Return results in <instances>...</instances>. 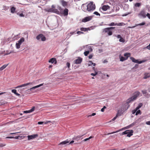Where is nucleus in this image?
Masks as SVG:
<instances>
[{
    "label": "nucleus",
    "instance_id": "nucleus-57",
    "mask_svg": "<svg viewBox=\"0 0 150 150\" xmlns=\"http://www.w3.org/2000/svg\"><path fill=\"white\" fill-rule=\"evenodd\" d=\"M115 28L114 27H109L108 28L109 29L111 30Z\"/></svg>",
    "mask_w": 150,
    "mask_h": 150
},
{
    "label": "nucleus",
    "instance_id": "nucleus-43",
    "mask_svg": "<svg viewBox=\"0 0 150 150\" xmlns=\"http://www.w3.org/2000/svg\"><path fill=\"white\" fill-rule=\"evenodd\" d=\"M115 36L116 37L118 38H120L121 37V36L120 35H115Z\"/></svg>",
    "mask_w": 150,
    "mask_h": 150
},
{
    "label": "nucleus",
    "instance_id": "nucleus-63",
    "mask_svg": "<svg viewBox=\"0 0 150 150\" xmlns=\"http://www.w3.org/2000/svg\"><path fill=\"white\" fill-rule=\"evenodd\" d=\"M89 47L90 50V51L91 52H92L93 50L90 47Z\"/></svg>",
    "mask_w": 150,
    "mask_h": 150
},
{
    "label": "nucleus",
    "instance_id": "nucleus-2",
    "mask_svg": "<svg viewBox=\"0 0 150 150\" xmlns=\"http://www.w3.org/2000/svg\"><path fill=\"white\" fill-rule=\"evenodd\" d=\"M140 94V93L139 92L136 91L133 93V96L132 97L127 100L126 101L127 105H126V106H127L126 108L125 109V110H127L129 107V105H128V104L136 100Z\"/></svg>",
    "mask_w": 150,
    "mask_h": 150
},
{
    "label": "nucleus",
    "instance_id": "nucleus-36",
    "mask_svg": "<svg viewBox=\"0 0 150 150\" xmlns=\"http://www.w3.org/2000/svg\"><path fill=\"white\" fill-rule=\"evenodd\" d=\"M119 41L120 42H124L125 41V40L124 39L122 38V37H121V38H120V39L119 40Z\"/></svg>",
    "mask_w": 150,
    "mask_h": 150
},
{
    "label": "nucleus",
    "instance_id": "nucleus-1",
    "mask_svg": "<svg viewBox=\"0 0 150 150\" xmlns=\"http://www.w3.org/2000/svg\"><path fill=\"white\" fill-rule=\"evenodd\" d=\"M86 4H83L81 6V9L85 12L87 11L91 12L95 9V5L93 2H90L87 5Z\"/></svg>",
    "mask_w": 150,
    "mask_h": 150
},
{
    "label": "nucleus",
    "instance_id": "nucleus-20",
    "mask_svg": "<svg viewBox=\"0 0 150 150\" xmlns=\"http://www.w3.org/2000/svg\"><path fill=\"white\" fill-rule=\"evenodd\" d=\"M150 77V73H145L144 74V79H146Z\"/></svg>",
    "mask_w": 150,
    "mask_h": 150
},
{
    "label": "nucleus",
    "instance_id": "nucleus-33",
    "mask_svg": "<svg viewBox=\"0 0 150 150\" xmlns=\"http://www.w3.org/2000/svg\"><path fill=\"white\" fill-rule=\"evenodd\" d=\"M93 138V137H92V136H90V137H89V138H86L84 140H83V141H82V142H85V141H88L90 139H91V138Z\"/></svg>",
    "mask_w": 150,
    "mask_h": 150
},
{
    "label": "nucleus",
    "instance_id": "nucleus-42",
    "mask_svg": "<svg viewBox=\"0 0 150 150\" xmlns=\"http://www.w3.org/2000/svg\"><path fill=\"white\" fill-rule=\"evenodd\" d=\"M97 74V72H95V73H92L91 74V75L93 76H95Z\"/></svg>",
    "mask_w": 150,
    "mask_h": 150
},
{
    "label": "nucleus",
    "instance_id": "nucleus-55",
    "mask_svg": "<svg viewBox=\"0 0 150 150\" xmlns=\"http://www.w3.org/2000/svg\"><path fill=\"white\" fill-rule=\"evenodd\" d=\"M5 146V145L4 144H0V147H3Z\"/></svg>",
    "mask_w": 150,
    "mask_h": 150
},
{
    "label": "nucleus",
    "instance_id": "nucleus-28",
    "mask_svg": "<svg viewBox=\"0 0 150 150\" xmlns=\"http://www.w3.org/2000/svg\"><path fill=\"white\" fill-rule=\"evenodd\" d=\"M80 30L81 31H86L88 30H90L89 28H81L80 29Z\"/></svg>",
    "mask_w": 150,
    "mask_h": 150
},
{
    "label": "nucleus",
    "instance_id": "nucleus-51",
    "mask_svg": "<svg viewBox=\"0 0 150 150\" xmlns=\"http://www.w3.org/2000/svg\"><path fill=\"white\" fill-rule=\"evenodd\" d=\"M66 65H67V66L69 68V67H70V64L68 62H67V64H66Z\"/></svg>",
    "mask_w": 150,
    "mask_h": 150
},
{
    "label": "nucleus",
    "instance_id": "nucleus-56",
    "mask_svg": "<svg viewBox=\"0 0 150 150\" xmlns=\"http://www.w3.org/2000/svg\"><path fill=\"white\" fill-rule=\"evenodd\" d=\"M117 115H116L115 117H114L111 120V121H114L116 119V118H117Z\"/></svg>",
    "mask_w": 150,
    "mask_h": 150
},
{
    "label": "nucleus",
    "instance_id": "nucleus-18",
    "mask_svg": "<svg viewBox=\"0 0 150 150\" xmlns=\"http://www.w3.org/2000/svg\"><path fill=\"white\" fill-rule=\"evenodd\" d=\"M145 24V23L144 22H143L142 23H140V24H136L134 26H132V27H129V28H134L135 27H136L137 26H138V25H140V26L143 25H144Z\"/></svg>",
    "mask_w": 150,
    "mask_h": 150
},
{
    "label": "nucleus",
    "instance_id": "nucleus-39",
    "mask_svg": "<svg viewBox=\"0 0 150 150\" xmlns=\"http://www.w3.org/2000/svg\"><path fill=\"white\" fill-rule=\"evenodd\" d=\"M92 63L93 62L91 61H89L88 64V66H90L92 65Z\"/></svg>",
    "mask_w": 150,
    "mask_h": 150
},
{
    "label": "nucleus",
    "instance_id": "nucleus-23",
    "mask_svg": "<svg viewBox=\"0 0 150 150\" xmlns=\"http://www.w3.org/2000/svg\"><path fill=\"white\" fill-rule=\"evenodd\" d=\"M8 64H5L4 65H3V66H2L0 68V71H1L3 70L6 67H7Z\"/></svg>",
    "mask_w": 150,
    "mask_h": 150
},
{
    "label": "nucleus",
    "instance_id": "nucleus-47",
    "mask_svg": "<svg viewBox=\"0 0 150 150\" xmlns=\"http://www.w3.org/2000/svg\"><path fill=\"white\" fill-rule=\"evenodd\" d=\"M146 16H147L149 19H150V14L149 13H147V14L146 15Z\"/></svg>",
    "mask_w": 150,
    "mask_h": 150
},
{
    "label": "nucleus",
    "instance_id": "nucleus-3",
    "mask_svg": "<svg viewBox=\"0 0 150 150\" xmlns=\"http://www.w3.org/2000/svg\"><path fill=\"white\" fill-rule=\"evenodd\" d=\"M133 131L132 130H126L124 132H123L122 133V135L127 134V137H130L131 136L133 135Z\"/></svg>",
    "mask_w": 150,
    "mask_h": 150
},
{
    "label": "nucleus",
    "instance_id": "nucleus-24",
    "mask_svg": "<svg viewBox=\"0 0 150 150\" xmlns=\"http://www.w3.org/2000/svg\"><path fill=\"white\" fill-rule=\"evenodd\" d=\"M83 135H82L78 136L76 137H75L74 138V139L77 141H78L80 139V138L83 136Z\"/></svg>",
    "mask_w": 150,
    "mask_h": 150
},
{
    "label": "nucleus",
    "instance_id": "nucleus-52",
    "mask_svg": "<svg viewBox=\"0 0 150 150\" xmlns=\"http://www.w3.org/2000/svg\"><path fill=\"white\" fill-rule=\"evenodd\" d=\"M44 123L43 122H38V125H42Z\"/></svg>",
    "mask_w": 150,
    "mask_h": 150
},
{
    "label": "nucleus",
    "instance_id": "nucleus-10",
    "mask_svg": "<svg viewBox=\"0 0 150 150\" xmlns=\"http://www.w3.org/2000/svg\"><path fill=\"white\" fill-rule=\"evenodd\" d=\"M38 134H34L30 135H28V139L29 140H30L36 138L38 137Z\"/></svg>",
    "mask_w": 150,
    "mask_h": 150
},
{
    "label": "nucleus",
    "instance_id": "nucleus-7",
    "mask_svg": "<svg viewBox=\"0 0 150 150\" xmlns=\"http://www.w3.org/2000/svg\"><path fill=\"white\" fill-rule=\"evenodd\" d=\"M146 14L144 10L141 11L138 14V16L140 18H145L146 17Z\"/></svg>",
    "mask_w": 150,
    "mask_h": 150
},
{
    "label": "nucleus",
    "instance_id": "nucleus-27",
    "mask_svg": "<svg viewBox=\"0 0 150 150\" xmlns=\"http://www.w3.org/2000/svg\"><path fill=\"white\" fill-rule=\"evenodd\" d=\"M124 110V109L123 110L120 111V110H119L118 111V112L117 114V116H120L121 115V114L123 112V110Z\"/></svg>",
    "mask_w": 150,
    "mask_h": 150
},
{
    "label": "nucleus",
    "instance_id": "nucleus-30",
    "mask_svg": "<svg viewBox=\"0 0 150 150\" xmlns=\"http://www.w3.org/2000/svg\"><path fill=\"white\" fill-rule=\"evenodd\" d=\"M125 129V127L124 128H122L121 129H120L118 130H117L115 132H111L110 133H109L108 134H113V133H116V132H120L121 131H122V130H123L124 129Z\"/></svg>",
    "mask_w": 150,
    "mask_h": 150
},
{
    "label": "nucleus",
    "instance_id": "nucleus-6",
    "mask_svg": "<svg viewBox=\"0 0 150 150\" xmlns=\"http://www.w3.org/2000/svg\"><path fill=\"white\" fill-rule=\"evenodd\" d=\"M36 39L40 41L41 40L42 41H44L46 40V38L42 34H40L38 35L36 37Z\"/></svg>",
    "mask_w": 150,
    "mask_h": 150
},
{
    "label": "nucleus",
    "instance_id": "nucleus-31",
    "mask_svg": "<svg viewBox=\"0 0 150 150\" xmlns=\"http://www.w3.org/2000/svg\"><path fill=\"white\" fill-rule=\"evenodd\" d=\"M116 25L117 26H122L125 25V24L123 22H122L118 23H117Z\"/></svg>",
    "mask_w": 150,
    "mask_h": 150
},
{
    "label": "nucleus",
    "instance_id": "nucleus-8",
    "mask_svg": "<svg viewBox=\"0 0 150 150\" xmlns=\"http://www.w3.org/2000/svg\"><path fill=\"white\" fill-rule=\"evenodd\" d=\"M103 32L107 33L109 35H111L112 34V31L109 29L108 28H106L104 29L103 30Z\"/></svg>",
    "mask_w": 150,
    "mask_h": 150
},
{
    "label": "nucleus",
    "instance_id": "nucleus-9",
    "mask_svg": "<svg viewBox=\"0 0 150 150\" xmlns=\"http://www.w3.org/2000/svg\"><path fill=\"white\" fill-rule=\"evenodd\" d=\"M130 59L132 61V62L139 64H141L144 62L143 61H139L138 60H137L135 59L134 57H131L130 58Z\"/></svg>",
    "mask_w": 150,
    "mask_h": 150
},
{
    "label": "nucleus",
    "instance_id": "nucleus-34",
    "mask_svg": "<svg viewBox=\"0 0 150 150\" xmlns=\"http://www.w3.org/2000/svg\"><path fill=\"white\" fill-rule=\"evenodd\" d=\"M117 23H115L114 22H112L111 23L109 24L108 25V26H115L117 25Z\"/></svg>",
    "mask_w": 150,
    "mask_h": 150
},
{
    "label": "nucleus",
    "instance_id": "nucleus-19",
    "mask_svg": "<svg viewBox=\"0 0 150 150\" xmlns=\"http://www.w3.org/2000/svg\"><path fill=\"white\" fill-rule=\"evenodd\" d=\"M119 57L120 61L123 62L127 59V58H125L123 56H122L121 54L119 55Z\"/></svg>",
    "mask_w": 150,
    "mask_h": 150
},
{
    "label": "nucleus",
    "instance_id": "nucleus-16",
    "mask_svg": "<svg viewBox=\"0 0 150 150\" xmlns=\"http://www.w3.org/2000/svg\"><path fill=\"white\" fill-rule=\"evenodd\" d=\"M136 123V122H134L130 125L125 127V129H127L133 126Z\"/></svg>",
    "mask_w": 150,
    "mask_h": 150
},
{
    "label": "nucleus",
    "instance_id": "nucleus-12",
    "mask_svg": "<svg viewBox=\"0 0 150 150\" xmlns=\"http://www.w3.org/2000/svg\"><path fill=\"white\" fill-rule=\"evenodd\" d=\"M82 61V59L80 57H79L77 59H76L74 61V62L76 64H80Z\"/></svg>",
    "mask_w": 150,
    "mask_h": 150
},
{
    "label": "nucleus",
    "instance_id": "nucleus-64",
    "mask_svg": "<svg viewBox=\"0 0 150 150\" xmlns=\"http://www.w3.org/2000/svg\"><path fill=\"white\" fill-rule=\"evenodd\" d=\"M107 62H108V61H107V60H105L103 61V63H107Z\"/></svg>",
    "mask_w": 150,
    "mask_h": 150
},
{
    "label": "nucleus",
    "instance_id": "nucleus-40",
    "mask_svg": "<svg viewBox=\"0 0 150 150\" xmlns=\"http://www.w3.org/2000/svg\"><path fill=\"white\" fill-rule=\"evenodd\" d=\"M35 109V107L34 106H33V107L32 108H31L30 110V112H32Z\"/></svg>",
    "mask_w": 150,
    "mask_h": 150
},
{
    "label": "nucleus",
    "instance_id": "nucleus-49",
    "mask_svg": "<svg viewBox=\"0 0 150 150\" xmlns=\"http://www.w3.org/2000/svg\"><path fill=\"white\" fill-rule=\"evenodd\" d=\"M96 115V113H93L91 115H89L88 116V117H91V116H93L95 115Z\"/></svg>",
    "mask_w": 150,
    "mask_h": 150
},
{
    "label": "nucleus",
    "instance_id": "nucleus-5",
    "mask_svg": "<svg viewBox=\"0 0 150 150\" xmlns=\"http://www.w3.org/2000/svg\"><path fill=\"white\" fill-rule=\"evenodd\" d=\"M24 38L22 37L21 38L20 40L18 41V42L16 43V47L17 49H19L20 47V45L24 41Z\"/></svg>",
    "mask_w": 150,
    "mask_h": 150
},
{
    "label": "nucleus",
    "instance_id": "nucleus-44",
    "mask_svg": "<svg viewBox=\"0 0 150 150\" xmlns=\"http://www.w3.org/2000/svg\"><path fill=\"white\" fill-rule=\"evenodd\" d=\"M93 14L97 15V16H100V14L97 12L95 11L93 13Z\"/></svg>",
    "mask_w": 150,
    "mask_h": 150
},
{
    "label": "nucleus",
    "instance_id": "nucleus-26",
    "mask_svg": "<svg viewBox=\"0 0 150 150\" xmlns=\"http://www.w3.org/2000/svg\"><path fill=\"white\" fill-rule=\"evenodd\" d=\"M130 54L129 53H126L124 54V56L125 57V58H127V59L128 57L130 56Z\"/></svg>",
    "mask_w": 150,
    "mask_h": 150
},
{
    "label": "nucleus",
    "instance_id": "nucleus-54",
    "mask_svg": "<svg viewBox=\"0 0 150 150\" xmlns=\"http://www.w3.org/2000/svg\"><path fill=\"white\" fill-rule=\"evenodd\" d=\"M83 33L82 32L79 31L77 32V33L78 34H79L81 33Z\"/></svg>",
    "mask_w": 150,
    "mask_h": 150
},
{
    "label": "nucleus",
    "instance_id": "nucleus-11",
    "mask_svg": "<svg viewBox=\"0 0 150 150\" xmlns=\"http://www.w3.org/2000/svg\"><path fill=\"white\" fill-rule=\"evenodd\" d=\"M144 96L147 98H149L150 97V94L148 93L146 90H143L142 91Z\"/></svg>",
    "mask_w": 150,
    "mask_h": 150
},
{
    "label": "nucleus",
    "instance_id": "nucleus-45",
    "mask_svg": "<svg viewBox=\"0 0 150 150\" xmlns=\"http://www.w3.org/2000/svg\"><path fill=\"white\" fill-rule=\"evenodd\" d=\"M106 108V107L105 106H104L103 108L101 109V111L102 112H103L104 111V109Z\"/></svg>",
    "mask_w": 150,
    "mask_h": 150
},
{
    "label": "nucleus",
    "instance_id": "nucleus-22",
    "mask_svg": "<svg viewBox=\"0 0 150 150\" xmlns=\"http://www.w3.org/2000/svg\"><path fill=\"white\" fill-rule=\"evenodd\" d=\"M69 142V141L68 140H66L62 142H61L59 144V145H63L66 144L68 143Z\"/></svg>",
    "mask_w": 150,
    "mask_h": 150
},
{
    "label": "nucleus",
    "instance_id": "nucleus-61",
    "mask_svg": "<svg viewBox=\"0 0 150 150\" xmlns=\"http://www.w3.org/2000/svg\"><path fill=\"white\" fill-rule=\"evenodd\" d=\"M19 16L21 17H23L24 16L23 14L22 13H21L19 14Z\"/></svg>",
    "mask_w": 150,
    "mask_h": 150
},
{
    "label": "nucleus",
    "instance_id": "nucleus-58",
    "mask_svg": "<svg viewBox=\"0 0 150 150\" xmlns=\"http://www.w3.org/2000/svg\"><path fill=\"white\" fill-rule=\"evenodd\" d=\"M146 48H147V49L149 50H150V44H149V45L146 47Z\"/></svg>",
    "mask_w": 150,
    "mask_h": 150
},
{
    "label": "nucleus",
    "instance_id": "nucleus-15",
    "mask_svg": "<svg viewBox=\"0 0 150 150\" xmlns=\"http://www.w3.org/2000/svg\"><path fill=\"white\" fill-rule=\"evenodd\" d=\"M43 85V84H41L40 85L35 86L34 87H33L31 88H30L29 90H30V91H32L33 90L35 89V88H38L39 87H40V86H42Z\"/></svg>",
    "mask_w": 150,
    "mask_h": 150
},
{
    "label": "nucleus",
    "instance_id": "nucleus-60",
    "mask_svg": "<svg viewBox=\"0 0 150 150\" xmlns=\"http://www.w3.org/2000/svg\"><path fill=\"white\" fill-rule=\"evenodd\" d=\"M137 110H136V108L135 110H134L132 111V113L133 114L135 113Z\"/></svg>",
    "mask_w": 150,
    "mask_h": 150
},
{
    "label": "nucleus",
    "instance_id": "nucleus-48",
    "mask_svg": "<svg viewBox=\"0 0 150 150\" xmlns=\"http://www.w3.org/2000/svg\"><path fill=\"white\" fill-rule=\"evenodd\" d=\"M146 123L147 125H150V120L146 122Z\"/></svg>",
    "mask_w": 150,
    "mask_h": 150
},
{
    "label": "nucleus",
    "instance_id": "nucleus-35",
    "mask_svg": "<svg viewBox=\"0 0 150 150\" xmlns=\"http://www.w3.org/2000/svg\"><path fill=\"white\" fill-rule=\"evenodd\" d=\"M89 53V51H85L84 52V55L85 56H87L88 54Z\"/></svg>",
    "mask_w": 150,
    "mask_h": 150
},
{
    "label": "nucleus",
    "instance_id": "nucleus-41",
    "mask_svg": "<svg viewBox=\"0 0 150 150\" xmlns=\"http://www.w3.org/2000/svg\"><path fill=\"white\" fill-rule=\"evenodd\" d=\"M23 112L24 113H30V110H25V111H23Z\"/></svg>",
    "mask_w": 150,
    "mask_h": 150
},
{
    "label": "nucleus",
    "instance_id": "nucleus-4",
    "mask_svg": "<svg viewBox=\"0 0 150 150\" xmlns=\"http://www.w3.org/2000/svg\"><path fill=\"white\" fill-rule=\"evenodd\" d=\"M31 83H26L24 84H22L21 85L19 86H17L15 88H19V90L20 91H22L23 90H25V87L29 85L30 84H31ZM19 90H18V91Z\"/></svg>",
    "mask_w": 150,
    "mask_h": 150
},
{
    "label": "nucleus",
    "instance_id": "nucleus-37",
    "mask_svg": "<svg viewBox=\"0 0 150 150\" xmlns=\"http://www.w3.org/2000/svg\"><path fill=\"white\" fill-rule=\"evenodd\" d=\"M141 6V4L139 3H137L135 4L136 7H139Z\"/></svg>",
    "mask_w": 150,
    "mask_h": 150
},
{
    "label": "nucleus",
    "instance_id": "nucleus-38",
    "mask_svg": "<svg viewBox=\"0 0 150 150\" xmlns=\"http://www.w3.org/2000/svg\"><path fill=\"white\" fill-rule=\"evenodd\" d=\"M140 112H141V111L140 110H137L136 112L135 115H137L139 114H140Z\"/></svg>",
    "mask_w": 150,
    "mask_h": 150
},
{
    "label": "nucleus",
    "instance_id": "nucleus-29",
    "mask_svg": "<svg viewBox=\"0 0 150 150\" xmlns=\"http://www.w3.org/2000/svg\"><path fill=\"white\" fill-rule=\"evenodd\" d=\"M16 8L14 7H12L11 9V12L12 13H14L15 12Z\"/></svg>",
    "mask_w": 150,
    "mask_h": 150
},
{
    "label": "nucleus",
    "instance_id": "nucleus-62",
    "mask_svg": "<svg viewBox=\"0 0 150 150\" xmlns=\"http://www.w3.org/2000/svg\"><path fill=\"white\" fill-rule=\"evenodd\" d=\"M7 138H14V137H7Z\"/></svg>",
    "mask_w": 150,
    "mask_h": 150
},
{
    "label": "nucleus",
    "instance_id": "nucleus-59",
    "mask_svg": "<svg viewBox=\"0 0 150 150\" xmlns=\"http://www.w3.org/2000/svg\"><path fill=\"white\" fill-rule=\"evenodd\" d=\"M7 8V7L6 6H4L3 7L4 9V10H7V9H8V8Z\"/></svg>",
    "mask_w": 150,
    "mask_h": 150
},
{
    "label": "nucleus",
    "instance_id": "nucleus-53",
    "mask_svg": "<svg viewBox=\"0 0 150 150\" xmlns=\"http://www.w3.org/2000/svg\"><path fill=\"white\" fill-rule=\"evenodd\" d=\"M119 9H120V8L119 7H116V9H115V11L116 12L117 11H119Z\"/></svg>",
    "mask_w": 150,
    "mask_h": 150
},
{
    "label": "nucleus",
    "instance_id": "nucleus-25",
    "mask_svg": "<svg viewBox=\"0 0 150 150\" xmlns=\"http://www.w3.org/2000/svg\"><path fill=\"white\" fill-rule=\"evenodd\" d=\"M68 9L67 8H65L64 11V15L66 16L68 14Z\"/></svg>",
    "mask_w": 150,
    "mask_h": 150
},
{
    "label": "nucleus",
    "instance_id": "nucleus-21",
    "mask_svg": "<svg viewBox=\"0 0 150 150\" xmlns=\"http://www.w3.org/2000/svg\"><path fill=\"white\" fill-rule=\"evenodd\" d=\"M49 62L52 63H54L55 64H56V63L57 61L55 59L52 58L49 60Z\"/></svg>",
    "mask_w": 150,
    "mask_h": 150
},
{
    "label": "nucleus",
    "instance_id": "nucleus-32",
    "mask_svg": "<svg viewBox=\"0 0 150 150\" xmlns=\"http://www.w3.org/2000/svg\"><path fill=\"white\" fill-rule=\"evenodd\" d=\"M142 105V103H140L138 106L136 108V110H138L139 108H140Z\"/></svg>",
    "mask_w": 150,
    "mask_h": 150
},
{
    "label": "nucleus",
    "instance_id": "nucleus-13",
    "mask_svg": "<svg viewBox=\"0 0 150 150\" xmlns=\"http://www.w3.org/2000/svg\"><path fill=\"white\" fill-rule=\"evenodd\" d=\"M91 19V17H87L83 19L82 21L83 22H86L90 21Z\"/></svg>",
    "mask_w": 150,
    "mask_h": 150
},
{
    "label": "nucleus",
    "instance_id": "nucleus-46",
    "mask_svg": "<svg viewBox=\"0 0 150 150\" xmlns=\"http://www.w3.org/2000/svg\"><path fill=\"white\" fill-rule=\"evenodd\" d=\"M12 92L16 94V89H13L12 90Z\"/></svg>",
    "mask_w": 150,
    "mask_h": 150
},
{
    "label": "nucleus",
    "instance_id": "nucleus-17",
    "mask_svg": "<svg viewBox=\"0 0 150 150\" xmlns=\"http://www.w3.org/2000/svg\"><path fill=\"white\" fill-rule=\"evenodd\" d=\"M61 3L63 6H66L67 5L68 2L64 1V0H62L61 1Z\"/></svg>",
    "mask_w": 150,
    "mask_h": 150
},
{
    "label": "nucleus",
    "instance_id": "nucleus-14",
    "mask_svg": "<svg viewBox=\"0 0 150 150\" xmlns=\"http://www.w3.org/2000/svg\"><path fill=\"white\" fill-rule=\"evenodd\" d=\"M110 6L107 5L103 6L102 7V9L104 11H106L110 8Z\"/></svg>",
    "mask_w": 150,
    "mask_h": 150
},
{
    "label": "nucleus",
    "instance_id": "nucleus-50",
    "mask_svg": "<svg viewBox=\"0 0 150 150\" xmlns=\"http://www.w3.org/2000/svg\"><path fill=\"white\" fill-rule=\"evenodd\" d=\"M93 56V55L92 54H90L88 56V58L90 59H91Z\"/></svg>",
    "mask_w": 150,
    "mask_h": 150
}]
</instances>
